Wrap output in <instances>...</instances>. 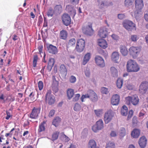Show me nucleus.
<instances>
[{"mask_svg": "<svg viewBox=\"0 0 148 148\" xmlns=\"http://www.w3.org/2000/svg\"><path fill=\"white\" fill-rule=\"evenodd\" d=\"M126 69L128 72H137L140 69L138 64L134 60L130 59L127 62Z\"/></svg>", "mask_w": 148, "mask_h": 148, "instance_id": "f257e3e1", "label": "nucleus"}, {"mask_svg": "<svg viewBox=\"0 0 148 148\" xmlns=\"http://www.w3.org/2000/svg\"><path fill=\"white\" fill-rule=\"evenodd\" d=\"M125 101L127 104L130 105L131 103L134 106L138 105L139 101L138 97L136 95L131 96H128L125 98Z\"/></svg>", "mask_w": 148, "mask_h": 148, "instance_id": "f03ea898", "label": "nucleus"}, {"mask_svg": "<svg viewBox=\"0 0 148 148\" xmlns=\"http://www.w3.org/2000/svg\"><path fill=\"white\" fill-rule=\"evenodd\" d=\"M135 6L136 10L134 12V16L136 18L139 16V12L141 11L144 6L143 0H135Z\"/></svg>", "mask_w": 148, "mask_h": 148, "instance_id": "7ed1b4c3", "label": "nucleus"}, {"mask_svg": "<svg viewBox=\"0 0 148 148\" xmlns=\"http://www.w3.org/2000/svg\"><path fill=\"white\" fill-rule=\"evenodd\" d=\"M123 26L127 30L131 31L136 29V25L132 21L128 20L124 21L122 23Z\"/></svg>", "mask_w": 148, "mask_h": 148, "instance_id": "20e7f679", "label": "nucleus"}, {"mask_svg": "<svg viewBox=\"0 0 148 148\" xmlns=\"http://www.w3.org/2000/svg\"><path fill=\"white\" fill-rule=\"evenodd\" d=\"M140 49L137 47L132 46L129 49V53L133 58H136L140 51Z\"/></svg>", "mask_w": 148, "mask_h": 148, "instance_id": "39448f33", "label": "nucleus"}, {"mask_svg": "<svg viewBox=\"0 0 148 148\" xmlns=\"http://www.w3.org/2000/svg\"><path fill=\"white\" fill-rule=\"evenodd\" d=\"M82 31L85 34L89 36H91L94 34V31L92 28V24L89 23L86 26L82 27Z\"/></svg>", "mask_w": 148, "mask_h": 148, "instance_id": "423d86ee", "label": "nucleus"}, {"mask_svg": "<svg viewBox=\"0 0 148 148\" xmlns=\"http://www.w3.org/2000/svg\"><path fill=\"white\" fill-rule=\"evenodd\" d=\"M51 90H47L45 96L46 101L49 105L53 104L55 101V97L51 94Z\"/></svg>", "mask_w": 148, "mask_h": 148, "instance_id": "0eeeda50", "label": "nucleus"}, {"mask_svg": "<svg viewBox=\"0 0 148 148\" xmlns=\"http://www.w3.org/2000/svg\"><path fill=\"white\" fill-rule=\"evenodd\" d=\"M104 127L102 119L97 121L95 125L92 127V130L94 132H97L98 130L103 129Z\"/></svg>", "mask_w": 148, "mask_h": 148, "instance_id": "6e6552de", "label": "nucleus"}, {"mask_svg": "<svg viewBox=\"0 0 148 148\" xmlns=\"http://www.w3.org/2000/svg\"><path fill=\"white\" fill-rule=\"evenodd\" d=\"M85 45V42L84 40L82 39L79 40L76 47V50L79 52L82 51L84 48Z\"/></svg>", "mask_w": 148, "mask_h": 148, "instance_id": "1a4fd4ad", "label": "nucleus"}, {"mask_svg": "<svg viewBox=\"0 0 148 148\" xmlns=\"http://www.w3.org/2000/svg\"><path fill=\"white\" fill-rule=\"evenodd\" d=\"M114 116L113 112L111 110H109L106 112L104 115V121L106 123H108L112 119Z\"/></svg>", "mask_w": 148, "mask_h": 148, "instance_id": "9d476101", "label": "nucleus"}, {"mask_svg": "<svg viewBox=\"0 0 148 148\" xmlns=\"http://www.w3.org/2000/svg\"><path fill=\"white\" fill-rule=\"evenodd\" d=\"M95 60L97 65L100 67H104L105 64L103 58L99 56H96L95 58Z\"/></svg>", "mask_w": 148, "mask_h": 148, "instance_id": "9b49d317", "label": "nucleus"}, {"mask_svg": "<svg viewBox=\"0 0 148 148\" xmlns=\"http://www.w3.org/2000/svg\"><path fill=\"white\" fill-rule=\"evenodd\" d=\"M62 20L63 23L66 26L69 25L71 21L70 16L67 14H64L62 16Z\"/></svg>", "mask_w": 148, "mask_h": 148, "instance_id": "f8f14e48", "label": "nucleus"}, {"mask_svg": "<svg viewBox=\"0 0 148 148\" xmlns=\"http://www.w3.org/2000/svg\"><path fill=\"white\" fill-rule=\"evenodd\" d=\"M98 35L101 38H106L108 35L107 29L105 27H101L99 31Z\"/></svg>", "mask_w": 148, "mask_h": 148, "instance_id": "ddd939ff", "label": "nucleus"}, {"mask_svg": "<svg viewBox=\"0 0 148 148\" xmlns=\"http://www.w3.org/2000/svg\"><path fill=\"white\" fill-rule=\"evenodd\" d=\"M90 99L92 102H95L97 101L98 97L97 94L93 90H89Z\"/></svg>", "mask_w": 148, "mask_h": 148, "instance_id": "4468645a", "label": "nucleus"}, {"mask_svg": "<svg viewBox=\"0 0 148 148\" xmlns=\"http://www.w3.org/2000/svg\"><path fill=\"white\" fill-rule=\"evenodd\" d=\"M66 10L72 16L74 17L76 14V11L74 9V7L71 5H66Z\"/></svg>", "mask_w": 148, "mask_h": 148, "instance_id": "2eb2a0df", "label": "nucleus"}, {"mask_svg": "<svg viewBox=\"0 0 148 148\" xmlns=\"http://www.w3.org/2000/svg\"><path fill=\"white\" fill-rule=\"evenodd\" d=\"M120 101V96L117 94L113 95L111 98V102L113 105L118 104Z\"/></svg>", "mask_w": 148, "mask_h": 148, "instance_id": "dca6fc26", "label": "nucleus"}, {"mask_svg": "<svg viewBox=\"0 0 148 148\" xmlns=\"http://www.w3.org/2000/svg\"><path fill=\"white\" fill-rule=\"evenodd\" d=\"M148 82L146 81L143 82L140 86L139 91L143 93L145 92L148 89Z\"/></svg>", "mask_w": 148, "mask_h": 148, "instance_id": "f3484780", "label": "nucleus"}, {"mask_svg": "<svg viewBox=\"0 0 148 148\" xmlns=\"http://www.w3.org/2000/svg\"><path fill=\"white\" fill-rule=\"evenodd\" d=\"M48 51L52 54H56L58 52L56 46L50 44L47 47Z\"/></svg>", "mask_w": 148, "mask_h": 148, "instance_id": "a211bd4d", "label": "nucleus"}, {"mask_svg": "<svg viewBox=\"0 0 148 148\" xmlns=\"http://www.w3.org/2000/svg\"><path fill=\"white\" fill-rule=\"evenodd\" d=\"M147 140L146 138L143 136L140 138L138 141V143L140 147L142 148H144L147 144Z\"/></svg>", "mask_w": 148, "mask_h": 148, "instance_id": "6ab92c4d", "label": "nucleus"}, {"mask_svg": "<svg viewBox=\"0 0 148 148\" xmlns=\"http://www.w3.org/2000/svg\"><path fill=\"white\" fill-rule=\"evenodd\" d=\"M98 44L100 47L104 49H106L108 47V44L106 41L103 39L98 40Z\"/></svg>", "mask_w": 148, "mask_h": 148, "instance_id": "aec40b11", "label": "nucleus"}, {"mask_svg": "<svg viewBox=\"0 0 148 148\" xmlns=\"http://www.w3.org/2000/svg\"><path fill=\"white\" fill-rule=\"evenodd\" d=\"M43 49V47L42 45H41L38 47V49L39 51V53H38V56L42 57V56H43V60L42 61L44 62H46V61L45 60V52H43L42 51V49Z\"/></svg>", "mask_w": 148, "mask_h": 148, "instance_id": "412c9836", "label": "nucleus"}, {"mask_svg": "<svg viewBox=\"0 0 148 148\" xmlns=\"http://www.w3.org/2000/svg\"><path fill=\"white\" fill-rule=\"evenodd\" d=\"M119 58V55L118 52H114L113 53L111 59L113 62L115 63H118Z\"/></svg>", "mask_w": 148, "mask_h": 148, "instance_id": "4be33fe9", "label": "nucleus"}, {"mask_svg": "<svg viewBox=\"0 0 148 148\" xmlns=\"http://www.w3.org/2000/svg\"><path fill=\"white\" fill-rule=\"evenodd\" d=\"M59 71L60 73L66 76L67 73V69L65 66L64 64H61L60 67Z\"/></svg>", "mask_w": 148, "mask_h": 148, "instance_id": "5701e85b", "label": "nucleus"}, {"mask_svg": "<svg viewBox=\"0 0 148 148\" xmlns=\"http://www.w3.org/2000/svg\"><path fill=\"white\" fill-rule=\"evenodd\" d=\"M120 51L122 54L124 56H126L128 53V51L124 45H121L120 47Z\"/></svg>", "mask_w": 148, "mask_h": 148, "instance_id": "b1692460", "label": "nucleus"}, {"mask_svg": "<svg viewBox=\"0 0 148 148\" xmlns=\"http://www.w3.org/2000/svg\"><path fill=\"white\" fill-rule=\"evenodd\" d=\"M140 130L138 129H134L132 132L131 136L134 138H137L140 135Z\"/></svg>", "mask_w": 148, "mask_h": 148, "instance_id": "393cba45", "label": "nucleus"}, {"mask_svg": "<svg viewBox=\"0 0 148 148\" xmlns=\"http://www.w3.org/2000/svg\"><path fill=\"white\" fill-rule=\"evenodd\" d=\"M91 55L89 53H87L84 56L82 62V64L84 65L86 64L89 61L91 57Z\"/></svg>", "mask_w": 148, "mask_h": 148, "instance_id": "a878e982", "label": "nucleus"}, {"mask_svg": "<svg viewBox=\"0 0 148 148\" xmlns=\"http://www.w3.org/2000/svg\"><path fill=\"white\" fill-rule=\"evenodd\" d=\"M74 93V90L71 89H68L67 90V95L68 99H70L73 96Z\"/></svg>", "mask_w": 148, "mask_h": 148, "instance_id": "bb28decb", "label": "nucleus"}, {"mask_svg": "<svg viewBox=\"0 0 148 148\" xmlns=\"http://www.w3.org/2000/svg\"><path fill=\"white\" fill-rule=\"evenodd\" d=\"M61 121V119L60 117L58 116L56 117L53 120V125L57 127L59 125Z\"/></svg>", "mask_w": 148, "mask_h": 148, "instance_id": "cd10ccee", "label": "nucleus"}, {"mask_svg": "<svg viewBox=\"0 0 148 148\" xmlns=\"http://www.w3.org/2000/svg\"><path fill=\"white\" fill-rule=\"evenodd\" d=\"M88 148H97L96 142L94 140H90L88 143Z\"/></svg>", "mask_w": 148, "mask_h": 148, "instance_id": "c85d7f7f", "label": "nucleus"}, {"mask_svg": "<svg viewBox=\"0 0 148 148\" xmlns=\"http://www.w3.org/2000/svg\"><path fill=\"white\" fill-rule=\"evenodd\" d=\"M67 32L64 30H62L60 32V36L61 39L66 40L67 37Z\"/></svg>", "mask_w": 148, "mask_h": 148, "instance_id": "c756f323", "label": "nucleus"}, {"mask_svg": "<svg viewBox=\"0 0 148 148\" xmlns=\"http://www.w3.org/2000/svg\"><path fill=\"white\" fill-rule=\"evenodd\" d=\"M30 117L32 119H36L37 117V109L34 108L30 115Z\"/></svg>", "mask_w": 148, "mask_h": 148, "instance_id": "7c9ffc66", "label": "nucleus"}, {"mask_svg": "<svg viewBox=\"0 0 148 148\" xmlns=\"http://www.w3.org/2000/svg\"><path fill=\"white\" fill-rule=\"evenodd\" d=\"M128 109L125 106H123L121 109V113L123 116H126L127 114Z\"/></svg>", "mask_w": 148, "mask_h": 148, "instance_id": "2f4dec72", "label": "nucleus"}, {"mask_svg": "<svg viewBox=\"0 0 148 148\" xmlns=\"http://www.w3.org/2000/svg\"><path fill=\"white\" fill-rule=\"evenodd\" d=\"M110 72L113 77H117L118 71L114 67H112L110 68Z\"/></svg>", "mask_w": 148, "mask_h": 148, "instance_id": "473e14b6", "label": "nucleus"}, {"mask_svg": "<svg viewBox=\"0 0 148 148\" xmlns=\"http://www.w3.org/2000/svg\"><path fill=\"white\" fill-rule=\"evenodd\" d=\"M59 133V132L58 131L54 132L52 135L51 140L54 141L57 140L58 138Z\"/></svg>", "mask_w": 148, "mask_h": 148, "instance_id": "72a5a7b5", "label": "nucleus"}, {"mask_svg": "<svg viewBox=\"0 0 148 148\" xmlns=\"http://www.w3.org/2000/svg\"><path fill=\"white\" fill-rule=\"evenodd\" d=\"M123 80L121 78H119L117 80L116 82V85L117 87L120 88L122 86L123 84Z\"/></svg>", "mask_w": 148, "mask_h": 148, "instance_id": "f704fd0d", "label": "nucleus"}, {"mask_svg": "<svg viewBox=\"0 0 148 148\" xmlns=\"http://www.w3.org/2000/svg\"><path fill=\"white\" fill-rule=\"evenodd\" d=\"M45 122H43L39 126L38 129V131L39 132H41L45 130V128L44 124H45Z\"/></svg>", "mask_w": 148, "mask_h": 148, "instance_id": "c9c22d12", "label": "nucleus"}, {"mask_svg": "<svg viewBox=\"0 0 148 148\" xmlns=\"http://www.w3.org/2000/svg\"><path fill=\"white\" fill-rule=\"evenodd\" d=\"M76 42V40L74 38L70 39L68 42V45L69 46H74Z\"/></svg>", "mask_w": 148, "mask_h": 148, "instance_id": "e433bc0d", "label": "nucleus"}, {"mask_svg": "<svg viewBox=\"0 0 148 148\" xmlns=\"http://www.w3.org/2000/svg\"><path fill=\"white\" fill-rule=\"evenodd\" d=\"M89 98L90 99V97L89 95V90L87 91V93L85 95H83L81 98V100L82 102H83L84 101V99L85 98Z\"/></svg>", "mask_w": 148, "mask_h": 148, "instance_id": "4c0bfd02", "label": "nucleus"}, {"mask_svg": "<svg viewBox=\"0 0 148 148\" xmlns=\"http://www.w3.org/2000/svg\"><path fill=\"white\" fill-rule=\"evenodd\" d=\"M106 148H115V145L114 143L109 142L106 145Z\"/></svg>", "mask_w": 148, "mask_h": 148, "instance_id": "58836bf2", "label": "nucleus"}, {"mask_svg": "<svg viewBox=\"0 0 148 148\" xmlns=\"http://www.w3.org/2000/svg\"><path fill=\"white\" fill-rule=\"evenodd\" d=\"M133 1L131 0H125L124 4L125 6L128 7L132 5Z\"/></svg>", "mask_w": 148, "mask_h": 148, "instance_id": "ea45409f", "label": "nucleus"}, {"mask_svg": "<svg viewBox=\"0 0 148 148\" xmlns=\"http://www.w3.org/2000/svg\"><path fill=\"white\" fill-rule=\"evenodd\" d=\"M58 85L55 84H53L52 85V90L53 92L56 93L58 91Z\"/></svg>", "mask_w": 148, "mask_h": 148, "instance_id": "a19ab883", "label": "nucleus"}, {"mask_svg": "<svg viewBox=\"0 0 148 148\" xmlns=\"http://www.w3.org/2000/svg\"><path fill=\"white\" fill-rule=\"evenodd\" d=\"M97 2H98V6L99 9H102L104 7L105 5L103 1L98 0L97 1Z\"/></svg>", "mask_w": 148, "mask_h": 148, "instance_id": "79ce46f5", "label": "nucleus"}, {"mask_svg": "<svg viewBox=\"0 0 148 148\" xmlns=\"http://www.w3.org/2000/svg\"><path fill=\"white\" fill-rule=\"evenodd\" d=\"M138 38L136 35H132L131 36L130 39L131 41L135 42H136Z\"/></svg>", "mask_w": 148, "mask_h": 148, "instance_id": "37998d69", "label": "nucleus"}, {"mask_svg": "<svg viewBox=\"0 0 148 148\" xmlns=\"http://www.w3.org/2000/svg\"><path fill=\"white\" fill-rule=\"evenodd\" d=\"M10 112H11V110L6 111V112L7 114V116L5 117V119L6 120H8L10 118L12 117V115Z\"/></svg>", "mask_w": 148, "mask_h": 148, "instance_id": "c03bdc74", "label": "nucleus"}, {"mask_svg": "<svg viewBox=\"0 0 148 148\" xmlns=\"http://www.w3.org/2000/svg\"><path fill=\"white\" fill-rule=\"evenodd\" d=\"M94 112L97 116H100L103 113L102 109L95 110Z\"/></svg>", "mask_w": 148, "mask_h": 148, "instance_id": "a18cd8bd", "label": "nucleus"}, {"mask_svg": "<svg viewBox=\"0 0 148 148\" xmlns=\"http://www.w3.org/2000/svg\"><path fill=\"white\" fill-rule=\"evenodd\" d=\"M54 13V11L52 8H50L47 12V15L48 16H52Z\"/></svg>", "mask_w": 148, "mask_h": 148, "instance_id": "49530a36", "label": "nucleus"}, {"mask_svg": "<svg viewBox=\"0 0 148 148\" xmlns=\"http://www.w3.org/2000/svg\"><path fill=\"white\" fill-rule=\"evenodd\" d=\"M55 63V60L53 58H49L48 63V64L51 66H53Z\"/></svg>", "mask_w": 148, "mask_h": 148, "instance_id": "de8ad7c7", "label": "nucleus"}, {"mask_svg": "<svg viewBox=\"0 0 148 148\" xmlns=\"http://www.w3.org/2000/svg\"><path fill=\"white\" fill-rule=\"evenodd\" d=\"M81 109V106L78 103H76L75 107L74 108V110L77 111Z\"/></svg>", "mask_w": 148, "mask_h": 148, "instance_id": "09e8293b", "label": "nucleus"}, {"mask_svg": "<svg viewBox=\"0 0 148 148\" xmlns=\"http://www.w3.org/2000/svg\"><path fill=\"white\" fill-rule=\"evenodd\" d=\"M133 110H131L129 111L128 114L127 116V120H129L132 118L133 116Z\"/></svg>", "mask_w": 148, "mask_h": 148, "instance_id": "8fccbe9b", "label": "nucleus"}, {"mask_svg": "<svg viewBox=\"0 0 148 148\" xmlns=\"http://www.w3.org/2000/svg\"><path fill=\"white\" fill-rule=\"evenodd\" d=\"M80 96V95L79 94H75L73 98V101L75 102L77 101L79 99Z\"/></svg>", "mask_w": 148, "mask_h": 148, "instance_id": "3c124183", "label": "nucleus"}, {"mask_svg": "<svg viewBox=\"0 0 148 148\" xmlns=\"http://www.w3.org/2000/svg\"><path fill=\"white\" fill-rule=\"evenodd\" d=\"M120 131V136L123 137L125 136L126 134L125 129L124 128H122L121 129Z\"/></svg>", "mask_w": 148, "mask_h": 148, "instance_id": "603ef678", "label": "nucleus"}, {"mask_svg": "<svg viewBox=\"0 0 148 148\" xmlns=\"http://www.w3.org/2000/svg\"><path fill=\"white\" fill-rule=\"evenodd\" d=\"M76 80V79L75 77L72 75L69 78V81L71 83H74Z\"/></svg>", "mask_w": 148, "mask_h": 148, "instance_id": "864d4df0", "label": "nucleus"}, {"mask_svg": "<svg viewBox=\"0 0 148 148\" xmlns=\"http://www.w3.org/2000/svg\"><path fill=\"white\" fill-rule=\"evenodd\" d=\"M38 87L40 90H41L43 87V83L42 81H40L38 83Z\"/></svg>", "mask_w": 148, "mask_h": 148, "instance_id": "5fc2aeb1", "label": "nucleus"}, {"mask_svg": "<svg viewBox=\"0 0 148 148\" xmlns=\"http://www.w3.org/2000/svg\"><path fill=\"white\" fill-rule=\"evenodd\" d=\"M37 62V56H34V60L33 61V66L34 67H35L36 66Z\"/></svg>", "mask_w": 148, "mask_h": 148, "instance_id": "6e6d98bb", "label": "nucleus"}, {"mask_svg": "<svg viewBox=\"0 0 148 148\" xmlns=\"http://www.w3.org/2000/svg\"><path fill=\"white\" fill-rule=\"evenodd\" d=\"M101 92L102 93L105 94H107L108 92V89L104 87L101 88Z\"/></svg>", "mask_w": 148, "mask_h": 148, "instance_id": "4d7b16f0", "label": "nucleus"}, {"mask_svg": "<svg viewBox=\"0 0 148 148\" xmlns=\"http://www.w3.org/2000/svg\"><path fill=\"white\" fill-rule=\"evenodd\" d=\"M34 93L33 92H32L29 95L28 99H30L32 101H33L34 99Z\"/></svg>", "mask_w": 148, "mask_h": 148, "instance_id": "13d9d810", "label": "nucleus"}, {"mask_svg": "<svg viewBox=\"0 0 148 148\" xmlns=\"http://www.w3.org/2000/svg\"><path fill=\"white\" fill-rule=\"evenodd\" d=\"M118 18L120 19H122L125 17V15L123 14H119L118 15Z\"/></svg>", "mask_w": 148, "mask_h": 148, "instance_id": "bf43d9fd", "label": "nucleus"}, {"mask_svg": "<svg viewBox=\"0 0 148 148\" xmlns=\"http://www.w3.org/2000/svg\"><path fill=\"white\" fill-rule=\"evenodd\" d=\"M52 78L53 83V84H55L58 85V82L56 80L55 76H53Z\"/></svg>", "mask_w": 148, "mask_h": 148, "instance_id": "052dcab7", "label": "nucleus"}, {"mask_svg": "<svg viewBox=\"0 0 148 148\" xmlns=\"http://www.w3.org/2000/svg\"><path fill=\"white\" fill-rule=\"evenodd\" d=\"M55 112V111L54 110H51L49 113V117L53 116Z\"/></svg>", "mask_w": 148, "mask_h": 148, "instance_id": "680f3d73", "label": "nucleus"}, {"mask_svg": "<svg viewBox=\"0 0 148 148\" xmlns=\"http://www.w3.org/2000/svg\"><path fill=\"white\" fill-rule=\"evenodd\" d=\"M116 132L114 131H112L110 134V135L111 137H115L116 136Z\"/></svg>", "mask_w": 148, "mask_h": 148, "instance_id": "e2e57ef3", "label": "nucleus"}, {"mask_svg": "<svg viewBox=\"0 0 148 148\" xmlns=\"http://www.w3.org/2000/svg\"><path fill=\"white\" fill-rule=\"evenodd\" d=\"M112 37L114 40H118L119 38V37L115 34H113L111 35Z\"/></svg>", "mask_w": 148, "mask_h": 148, "instance_id": "0e129e2a", "label": "nucleus"}, {"mask_svg": "<svg viewBox=\"0 0 148 148\" xmlns=\"http://www.w3.org/2000/svg\"><path fill=\"white\" fill-rule=\"evenodd\" d=\"M79 0H70V2L73 4H77L78 3Z\"/></svg>", "mask_w": 148, "mask_h": 148, "instance_id": "69168bd1", "label": "nucleus"}, {"mask_svg": "<svg viewBox=\"0 0 148 148\" xmlns=\"http://www.w3.org/2000/svg\"><path fill=\"white\" fill-rule=\"evenodd\" d=\"M14 130V128H13L10 131V133H6L5 134V136L6 137H8L10 135H12V132H13Z\"/></svg>", "mask_w": 148, "mask_h": 148, "instance_id": "338daca9", "label": "nucleus"}, {"mask_svg": "<svg viewBox=\"0 0 148 148\" xmlns=\"http://www.w3.org/2000/svg\"><path fill=\"white\" fill-rule=\"evenodd\" d=\"M85 75L87 77H89L90 75V72L89 70H86L85 71Z\"/></svg>", "mask_w": 148, "mask_h": 148, "instance_id": "774afa93", "label": "nucleus"}]
</instances>
